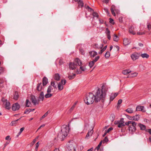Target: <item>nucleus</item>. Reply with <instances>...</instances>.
Returning <instances> with one entry per match:
<instances>
[{
    "mask_svg": "<svg viewBox=\"0 0 151 151\" xmlns=\"http://www.w3.org/2000/svg\"><path fill=\"white\" fill-rule=\"evenodd\" d=\"M105 87L104 85L101 87V90L98 88L95 95L91 93H89L86 96V98L84 101L87 105L92 104L94 101L95 102H99L101 99L102 102L105 101V98L106 95V91L104 92L103 89Z\"/></svg>",
    "mask_w": 151,
    "mask_h": 151,
    "instance_id": "f257e3e1",
    "label": "nucleus"
},
{
    "mask_svg": "<svg viewBox=\"0 0 151 151\" xmlns=\"http://www.w3.org/2000/svg\"><path fill=\"white\" fill-rule=\"evenodd\" d=\"M69 132L68 127L65 126V127L61 128V131L58 134L57 137L61 141L63 140L68 135Z\"/></svg>",
    "mask_w": 151,
    "mask_h": 151,
    "instance_id": "f03ea898",
    "label": "nucleus"
},
{
    "mask_svg": "<svg viewBox=\"0 0 151 151\" xmlns=\"http://www.w3.org/2000/svg\"><path fill=\"white\" fill-rule=\"evenodd\" d=\"M30 100L34 105H36L39 104V100L37 99L34 96L32 95L31 96Z\"/></svg>",
    "mask_w": 151,
    "mask_h": 151,
    "instance_id": "7ed1b4c3",
    "label": "nucleus"
},
{
    "mask_svg": "<svg viewBox=\"0 0 151 151\" xmlns=\"http://www.w3.org/2000/svg\"><path fill=\"white\" fill-rule=\"evenodd\" d=\"M133 124H131L129 126L128 129L129 132H132L135 131L136 130V126L137 125V123L135 122H134Z\"/></svg>",
    "mask_w": 151,
    "mask_h": 151,
    "instance_id": "20e7f679",
    "label": "nucleus"
},
{
    "mask_svg": "<svg viewBox=\"0 0 151 151\" xmlns=\"http://www.w3.org/2000/svg\"><path fill=\"white\" fill-rule=\"evenodd\" d=\"M20 107V105L18 103L14 104L12 106V109L13 111L18 110Z\"/></svg>",
    "mask_w": 151,
    "mask_h": 151,
    "instance_id": "39448f33",
    "label": "nucleus"
},
{
    "mask_svg": "<svg viewBox=\"0 0 151 151\" xmlns=\"http://www.w3.org/2000/svg\"><path fill=\"white\" fill-rule=\"evenodd\" d=\"M76 66H81L82 65V62L81 60L78 58H77L74 60V61Z\"/></svg>",
    "mask_w": 151,
    "mask_h": 151,
    "instance_id": "423d86ee",
    "label": "nucleus"
},
{
    "mask_svg": "<svg viewBox=\"0 0 151 151\" xmlns=\"http://www.w3.org/2000/svg\"><path fill=\"white\" fill-rule=\"evenodd\" d=\"M63 80H62L60 82H59L58 83L57 82H56V83H57V84H58V89L60 90L61 91L62 90L63 88V86L62 84H63Z\"/></svg>",
    "mask_w": 151,
    "mask_h": 151,
    "instance_id": "0eeeda50",
    "label": "nucleus"
},
{
    "mask_svg": "<svg viewBox=\"0 0 151 151\" xmlns=\"http://www.w3.org/2000/svg\"><path fill=\"white\" fill-rule=\"evenodd\" d=\"M69 67L70 70H73L76 68V66L74 62H70L69 64Z\"/></svg>",
    "mask_w": 151,
    "mask_h": 151,
    "instance_id": "6e6552de",
    "label": "nucleus"
},
{
    "mask_svg": "<svg viewBox=\"0 0 151 151\" xmlns=\"http://www.w3.org/2000/svg\"><path fill=\"white\" fill-rule=\"evenodd\" d=\"M144 106H138L136 108V111H142L143 112H145V110L144 109Z\"/></svg>",
    "mask_w": 151,
    "mask_h": 151,
    "instance_id": "1a4fd4ad",
    "label": "nucleus"
},
{
    "mask_svg": "<svg viewBox=\"0 0 151 151\" xmlns=\"http://www.w3.org/2000/svg\"><path fill=\"white\" fill-rule=\"evenodd\" d=\"M131 42L130 39H128L127 38H125L123 40V44L125 45H129Z\"/></svg>",
    "mask_w": 151,
    "mask_h": 151,
    "instance_id": "9d476101",
    "label": "nucleus"
},
{
    "mask_svg": "<svg viewBox=\"0 0 151 151\" xmlns=\"http://www.w3.org/2000/svg\"><path fill=\"white\" fill-rule=\"evenodd\" d=\"M106 34L107 36V38L109 40L111 39V37L110 35V32L109 29L107 28H106Z\"/></svg>",
    "mask_w": 151,
    "mask_h": 151,
    "instance_id": "9b49d317",
    "label": "nucleus"
},
{
    "mask_svg": "<svg viewBox=\"0 0 151 151\" xmlns=\"http://www.w3.org/2000/svg\"><path fill=\"white\" fill-rule=\"evenodd\" d=\"M118 94V93H116L114 94H111L110 98V103L112 101Z\"/></svg>",
    "mask_w": 151,
    "mask_h": 151,
    "instance_id": "f8f14e48",
    "label": "nucleus"
},
{
    "mask_svg": "<svg viewBox=\"0 0 151 151\" xmlns=\"http://www.w3.org/2000/svg\"><path fill=\"white\" fill-rule=\"evenodd\" d=\"M68 151H76V149L72 145H70L67 147Z\"/></svg>",
    "mask_w": 151,
    "mask_h": 151,
    "instance_id": "ddd939ff",
    "label": "nucleus"
},
{
    "mask_svg": "<svg viewBox=\"0 0 151 151\" xmlns=\"http://www.w3.org/2000/svg\"><path fill=\"white\" fill-rule=\"evenodd\" d=\"M42 83L40 82L37 84L36 89L37 91H40L42 90Z\"/></svg>",
    "mask_w": 151,
    "mask_h": 151,
    "instance_id": "4468645a",
    "label": "nucleus"
},
{
    "mask_svg": "<svg viewBox=\"0 0 151 151\" xmlns=\"http://www.w3.org/2000/svg\"><path fill=\"white\" fill-rule=\"evenodd\" d=\"M91 57L93 58L97 55V52L95 51H91L89 52Z\"/></svg>",
    "mask_w": 151,
    "mask_h": 151,
    "instance_id": "2eb2a0df",
    "label": "nucleus"
},
{
    "mask_svg": "<svg viewBox=\"0 0 151 151\" xmlns=\"http://www.w3.org/2000/svg\"><path fill=\"white\" fill-rule=\"evenodd\" d=\"M48 81L47 78L44 77L42 79V85L43 86H45L48 83Z\"/></svg>",
    "mask_w": 151,
    "mask_h": 151,
    "instance_id": "dca6fc26",
    "label": "nucleus"
},
{
    "mask_svg": "<svg viewBox=\"0 0 151 151\" xmlns=\"http://www.w3.org/2000/svg\"><path fill=\"white\" fill-rule=\"evenodd\" d=\"M131 57L132 59L133 60H134L138 59L139 58V56L137 54L134 53L131 55Z\"/></svg>",
    "mask_w": 151,
    "mask_h": 151,
    "instance_id": "f3484780",
    "label": "nucleus"
},
{
    "mask_svg": "<svg viewBox=\"0 0 151 151\" xmlns=\"http://www.w3.org/2000/svg\"><path fill=\"white\" fill-rule=\"evenodd\" d=\"M139 119V115H136L135 116H133L131 118H129V119L131 120H134L135 121H138Z\"/></svg>",
    "mask_w": 151,
    "mask_h": 151,
    "instance_id": "a211bd4d",
    "label": "nucleus"
},
{
    "mask_svg": "<svg viewBox=\"0 0 151 151\" xmlns=\"http://www.w3.org/2000/svg\"><path fill=\"white\" fill-rule=\"evenodd\" d=\"M103 45L101 44L100 46H98V45L97 44H95L93 46V48H96L98 49H101L103 47Z\"/></svg>",
    "mask_w": 151,
    "mask_h": 151,
    "instance_id": "6ab92c4d",
    "label": "nucleus"
},
{
    "mask_svg": "<svg viewBox=\"0 0 151 151\" xmlns=\"http://www.w3.org/2000/svg\"><path fill=\"white\" fill-rule=\"evenodd\" d=\"M5 108L6 109L9 110L10 109V103L8 101H6L5 104Z\"/></svg>",
    "mask_w": 151,
    "mask_h": 151,
    "instance_id": "aec40b11",
    "label": "nucleus"
},
{
    "mask_svg": "<svg viewBox=\"0 0 151 151\" xmlns=\"http://www.w3.org/2000/svg\"><path fill=\"white\" fill-rule=\"evenodd\" d=\"M19 97V95L17 91H15L14 94L13 99L15 100H17Z\"/></svg>",
    "mask_w": 151,
    "mask_h": 151,
    "instance_id": "412c9836",
    "label": "nucleus"
},
{
    "mask_svg": "<svg viewBox=\"0 0 151 151\" xmlns=\"http://www.w3.org/2000/svg\"><path fill=\"white\" fill-rule=\"evenodd\" d=\"M93 129L89 131L86 134V138H87L88 137L91 136L93 133Z\"/></svg>",
    "mask_w": 151,
    "mask_h": 151,
    "instance_id": "4be33fe9",
    "label": "nucleus"
},
{
    "mask_svg": "<svg viewBox=\"0 0 151 151\" xmlns=\"http://www.w3.org/2000/svg\"><path fill=\"white\" fill-rule=\"evenodd\" d=\"M55 80L57 81L60 80V76L58 73L55 74L54 76Z\"/></svg>",
    "mask_w": 151,
    "mask_h": 151,
    "instance_id": "5701e85b",
    "label": "nucleus"
},
{
    "mask_svg": "<svg viewBox=\"0 0 151 151\" xmlns=\"http://www.w3.org/2000/svg\"><path fill=\"white\" fill-rule=\"evenodd\" d=\"M44 98V95L43 91L40 92L39 96V99L43 101Z\"/></svg>",
    "mask_w": 151,
    "mask_h": 151,
    "instance_id": "b1692460",
    "label": "nucleus"
},
{
    "mask_svg": "<svg viewBox=\"0 0 151 151\" xmlns=\"http://www.w3.org/2000/svg\"><path fill=\"white\" fill-rule=\"evenodd\" d=\"M78 8H81L83 6V3L81 0H78Z\"/></svg>",
    "mask_w": 151,
    "mask_h": 151,
    "instance_id": "393cba45",
    "label": "nucleus"
},
{
    "mask_svg": "<svg viewBox=\"0 0 151 151\" xmlns=\"http://www.w3.org/2000/svg\"><path fill=\"white\" fill-rule=\"evenodd\" d=\"M130 72H131V71L129 69H126L122 71V73L124 75H127Z\"/></svg>",
    "mask_w": 151,
    "mask_h": 151,
    "instance_id": "a878e982",
    "label": "nucleus"
},
{
    "mask_svg": "<svg viewBox=\"0 0 151 151\" xmlns=\"http://www.w3.org/2000/svg\"><path fill=\"white\" fill-rule=\"evenodd\" d=\"M140 56L143 58H146L147 59L149 57V55L146 53L142 54Z\"/></svg>",
    "mask_w": 151,
    "mask_h": 151,
    "instance_id": "bb28decb",
    "label": "nucleus"
},
{
    "mask_svg": "<svg viewBox=\"0 0 151 151\" xmlns=\"http://www.w3.org/2000/svg\"><path fill=\"white\" fill-rule=\"evenodd\" d=\"M20 118L17 119L15 121H12L10 124V125L12 126H15L17 123L18 121L19 120Z\"/></svg>",
    "mask_w": 151,
    "mask_h": 151,
    "instance_id": "cd10ccee",
    "label": "nucleus"
},
{
    "mask_svg": "<svg viewBox=\"0 0 151 151\" xmlns=\"http://www.w3.org/2000/svg\"><path fill=\"white\" fill-rule=\"evenodd\" d=\"M139 126L140 127V129L141 130H145L146 128V126L145 125L142 124H139Z\"/></svg>",
    "mask_w": 151,
    "mask_h": 151,
    "instance_id": "c85d7f7f",
    "label": "nucleus"
},
{
    "mask_svg": "<svg viewBox=\"0 0 151 151\" xmlns=\"http://www.w3.org/2000/svg\"><path fill=\"white\" fill-rule=\"evenodd\" d=\"M55 83L57 84L56 82H55V81H52L51 82L50 86H53V87L55 88H57V85L55 84Z\"/></svg>",
    "mask_w": 151,
    "mask_h": 151,
    "instance_id": "c756f323",
    "label": "nucleus"
},
{
    "mask_svg": "<svg viewBox=\"0 0 151 151\" xmlns=\"http://www.w3.org/2000/svg\"><path fill=\"white\" fill-rule=\"evenodd\" d=\"M134 121H128V122H125V123H124V126L125 125L128 126H129V124H133Z\"/></svg>",
    "mask_w": 151,
    "mask_h": 151,
    "instance_id": "7c9ffc66",
    "label": "nucleus"
},
{
    "mask_svg": "<svg viewBox=\"0 0 151 151\" xmlns=\"http://www.w3.org/2000/svg\"><path fill=\"white\" fill-rule=\"evenodd\" d=\"M113 40L114 41L117 42L119 40V37L115 34L114 35Z\"/></svg>",
    "mask_w": 151,
    "mask_h": 151,
    "instance_id": "2f4dec72",
    "label": "nucleus"
},
{
    "mask_svg": "<svg viewBox=\"0 0 151 151\" xmlns=\"http://www.w3.org/2000/svg\"><path fill=\"white\" fill-rule=\"evenodd\" d=\"M126 111L129 113L131 114L133 112V110L131 108H128L126 110Z\"/></svg>",
    "mask_w": 151,
    "mask_h": 151,
    "instance_id": "473e14b6",
    "label": "nucleus"
},
{
    "mask_svg": "<svg viewBox=\"0 0 151 151\" xmlns=\"http://www.w3.org/2000/svg\"><path fill=\"white\" fill-rule=\"evenodd\" d=\"M31 103L29 102V101L28 99H27L26 101V104L25 106L27 107H29Z\"/></svg>",
    "mask_w": 151,
    "mask_h": 151,
    "instance_id": "72a5a7b5",
    "label": "nucleus"
},
{
    "mask_svg": "<svg viewBox=\"0 0 151 151\" xmlns=\"http://www.w3.org/2000/svg\"><path fill=\"white\" fill-rule=\"evenodd\" d=\"M107 46L106 45L101 50L100 52H99V54H101L103 52H104L106 49Z\"/></svg>",
    "mask_w": 151,
    "mask_h": 151,
    "instance_id": "f704fd0d",
    "label": "nucleus"
},
{
    "mask_svg": "<svg viewBox=\"0 0 151 151\" xmlns=\"http://www.w3.org/2000/svg\"><path fill=\"white\" fill-rule=\"evenodd\" d=\"M95 63L92 60L89 63L88 66L90 68H91L94 65Z\"/></svg>",
    "mask_w": 151,
    "mask_h": 151,
    "instance_id": "c9c22d12",
    "label": "nucleus"
},
{
    "mask_svg": "<svg viewBox=\"0 0 151 151\" xmlns=\"http://www.w3.org/2000/svg\"><path fill=\"white\" fill-rule=\"evenodd\" d=\"M76 76L75 74H73L72 75L69 76L68 77V78L69 80H71L73 79Z\"/></svg>",
    "mask_w": 151,
    "mask_h": 151,
    "instance_id": "e433bc0d",
    "label": "nucleus"
},
{
    "mask_svg": "<svg viewBox=\"0 0 151 151\" xmlns=\"http://www.w3.org/2000/svg\"><path fill=\"white\" fill-rule=\"evenodd\" d=\"M52 89V86L50 85L47 88V93H50Z\"/></svg>",
    "mask_w": 151,
    "mask_h": 151,
    "instance_id": "4c0bfd02",
    "label": "nucleus"
},
{
    "mask_svg": "<svg viewBox=\"0 0 151 151\" xmlns=\"http://www.w3.org/2000/svg\"><path fill=\"white\" fill-rule=\"evenodd\" d=\"M110 56V53L109 51L106 52L105 55V57L106 58H108Z\"/></svg>",
    "mask_w": 151,
    "mask_h": 151,
    "instance_id": "58836bf2",
    "label": "nucleus"
},
{
    "mask_svg": "<svg viewBox=\"0 0 151 151\" xmlns=\"http://www.w3.org/2000/svg\"><path fill=\"white\" fill-rule=\"evenodd\" d=\"M52 96V94L49 93H47L45 95L46 98H48L51 97Z\"/></svg>",
    "mask_w": 151,
    "mask_h": 151,
    "instance_id": "ea45409f",
    "label": "nucleus"
},
{
    "mask_svg": "<svg viewBox=\"0 0 151 151\" xmlns=\"http://www.w3.org/2000/svg\"><path fill=\"white\" fill-rule=\"evenodd\" d=\"M124 126V123L120 122L119 123V125H118L117 127L119 128H122Z\"/></svg>",
    "mask_w": 151,
    "mask_h": 151,
    "instance_id": "a19ab883",
    "label": "nucleus"
},
{
    "mask_svg": "<svg viewBox=\"0 0 151 151\" xmlns=\"http://www.w3.org/2000/svg\"><path fill=\"white\" fill-rule=\"evenodd\" d=\"M4 72V68L2 67H0V75L2 74Z\"/></svg>",
    "mask_w": 151,
    "mask_h": 151,
    "instance_id": "79ce46f5",
    "label": "nucleus"
},
{
    "mask_svg": "<svg viewBox=\"0 0 151 151\" xmlns=\"http://www.w3.org/2000/svg\"><path fill=\"white\" fill-rule=\"evenodd\" d=\"M99 56L96 57L93 60V61L95 63L97 62L99 58Z\"/></svg>",
    "mask_w": 151,
    "mask_h": 151,
    "instance_id": "37998d69",
    "label": "nucleus"
},
{
    "mask_svg": "<svg viewBox=\"0 0 151 151\" xmlns=\"http://www.w3.org/2000/svg\"><path fill=\"white\" fill-rule=\"evenodd\" d=\"M110 119L112 121H114L115 119V115L114 114H111L110 116Z\"/></svg>",
    "mask_w": 151,
    "mask_h": 151,
    "instance_id": "c03bdc74",
    "label": "nucleus"
},
{
    "mask_svg": "<svg viewBox=\"0 0 151 151\" xmlns=\"http://www.w3.org/2000/svg\"><path fill=\"white\" fill-rule=\"evenodd\" d=\"M48 114V112H47L44 115H43L40 118V119L42 120L43 118H45V117L47 116Z\"/></svg>",
    "mask_w": 151,
    "mask_h": 151,
    "instance_id": "a18cd8bd",
    "label": "nucleus"
},
{
    "mask_svg": "<svg viewBox=\"0 0 151 151\" xmlns=\"http://www.w3.org/2000/svg\"><path fill=\"white\" fill-rule=\"evenodd\" d=\"M103 142V141H101L100 143H99V144L98 145V146L96 147V148L97 149V150H98L99 149L100 146H101L102 143Z\"/></svg>",
    "mask_w": 151,
    "mask_h": 151,
    "instance_id": "49530a36",
    "label": "nucleus"
},
{
    "mask_svg": "<svg viewBox=\"0 0 151 151\" xmlns=\"http://www.w3.org/2000/svg\"><path fill=\"white\" fill-rule=\"evenodd\" d=\"M31 109H27L24 111V114H28L29 112H30Z\"/></svg>",
    "mask_w": 151,
    "mask_h": 151,
    "instance_id": "de8ad7c7",
    "label": "nucleus"
},
{
    "mask_svg": "<svg viewBox=\"0 0 151 151\" xmlns=\"http://www.w3.org/2000/svg\"><path fill=\"white\" fill-rule=\"evenodd\" d=\"M129 33L132 34L133 35H134L136 34L135 32L133 30H132V29L130 28L129 29Z\"/></svg>",
    "mask_w": 151,
    "mask_h": 151,
    "instance_id": "09e8293b",
    "label": "nucleus"
},
{
    "mask_svg": "<svg viewBox=\"0 0 151 151\" xmlns=\"http://www.w3.org/2000/svg\"><path fill=\"white\" fill-rule=\"evenodd\" d=\"M93 15L94 17H97V18L99 17V15H98V14L96 12H93Z\"/></svg>",
    "mask_w": 151,
    "mask_h": 151,
    "instance_id": "8fccbe9b",
    "label": "nucleus"
},
{
    "mask_svg": "<svg viewBox=\"0 0 151 151\" xmlns=\"http://www.w3.org/2000/svg\"><path fill=\"white\" fill-rule=\"evenodd\" d=\"M137 74H138L137 73L134 72V73L131 74V76L132 77H135V76H137Z\"/></svg>",
    "mask_w": 151,
    "mask_h": 151,
    "instance_id": "3c124183",
    "label": "nucleus"
},
{
    "mask_svg": "<svg viewBox=\"0 0 151 151\" xmlns=\"http://www.w3.org/2000/svg\"><path fill=\"white\" fill-rule=\"evenodd\" d=\"M147 27L148 29L150 30L151 29V25L150 23H147Z\"/></svg>",
    "mask_w": 151,
    "mask_h": 151,
    "instance_id": "603ef678",
    "label": "nucleus"
},
{
    "mask_svg": "<svg viewBox=\"0 0 151 151\" xmlns=\"http://www.w3.org/2000/svg\"><path fill=\"white\" fill-rule=\"evenodd\" d=\"M75 105H73L71 107V108L70 109H69V111H70V112H71L74 109V108H75Z\"/></svg>",
    "mask_w": 151,
    "mask_h": 151,
    "instance_id": "864d4df0",
    "label": "nucleus"
},
{
    "mask_svg": "<svg viewBox=\"0 0 151 151\" xmlns=\"http://www.w3.org/2000/svg\"><path fill=\"white\" fill-rule=\"evenodd\" d=\"M109 141L108 139L107 138V137H105L103 140V143H104L105 142H107Z\"/></svg>",
    "mask_w": 151,
    "mask_h": 151,
    "instance_id": "5fc2aeb1",
    "label": "nucleus"
},
{
    "mask_svg": "<svg viewBox=\"0 0 151 151\" xmlns=\"http://www.w3.org/2000/svg\"><path fill=\"white\" fill-rule=\"evenodd\" d=\"M80 52L82 55H84L85 54V52L83 49H80Z\"/></svg>",
    "mask_w": 151,
    "mask_h": 151,
    "instance_id": "6e6d98bb",
    "label": "nucleus"
},
{
    "mask_svg": "<svg viewBox=\"0 0 151 151\" xmlns=\"http://www.w3.org/2000/svg\"><path fill=\"white\" fill-rule=\"evenodd\" d=\"M104 9L108 14H109V12L108 9L107 8H104Z\"/></svg>",
    "mask_w": 151,
    "mask_h": 151,
    "instance_id": "4d7b16f0",
    "label": "nucleus"
},
{
    "mask_svg": "<svg viewBox=\"0 0 151 151\" xmlns=\"http://www.w3.org/2000/svg\"><path fill=\"white\" fill-rule=\"evenodd\" d=\"M109 22L112 24H114V20L111 18H109Z\"/></svg>",
    "mask_w": 151,
    "mask_h": 151,
    "instance_id": "13d9d810",
    "label": "nucleus"
},
{
    "mask_svg": "<svg viewBox=\"0 0 151 151\" xmlns=\"http://www.w3.org/2000/svg\"><path fill=\"white\" fill-rule=\"evenodd\" d=\"M1 101L4 104L6 102V101H8L7 99H5L4 98H2Z\"/></svg>",
    "mask_w": 151,
    "mask_h": 151,
    "instance_id": "bf43d9fd",
    "label": "nucleus"
},
{
    "mask_svg": "<svg viewBox=\"0 0 151 151\" xmlns=\"http://www.w3.org/2000/svg\"><path fill=\"white\" fill-rule=\"evenodd\" d=\"M113 129V128L112 127H110L107 130H106V131L107 133L109 132H110Z\"/></svg>",
    "mask_w": 151,
    "mask_h": 151,
    "instance_id": "052dcab7",
    "label": "nucleus"
},
{
    "mask_svg": "<svg viewBox=\"0 0 151 151\" xmlns=\"http://www.w3.org/2000/svg\"><path fill=\"white\" fill-rule=\"evenodd\" d=\"M80 68L81 70L83 71H85L86 69V68L85 67L83 66H80Z\"/></svg>",
    "mask_w": 151,
    "mask_h": 151,
    "instance_id": "680f3d73",
    "label": "nucleus"
},
{
    "mask_svg": "<svg viewBox=\"0 0 151 151\" xmlns=\"http://www.w3.org/2000/svg\"><path fill=\"white\" fill-rule=\"evenodd\" d=\"M137 34L139 35H142L145 34V33L143 32H139L137 33Z\"/></svg>",
    "mask_w": 151,
    "mask_h": 151,
    "instance_id": "e2e57ef3",
    "label": "nucleus"
},
{
    "mask_svg": "<svg viewBox=\"0 0 151 151\" xmlns=\"http://www.w3.org/2000/svg\"><path fill=\"white\" fill-rule=\"evenodd\" d=\"M99 23L101 24H103L104 22V21L103 19H99Z\"/></svg>",
    "mask_w": 151,
    "mask_h": 151,
    "instance_id": "0e129e2a",
    "label": "nucleus"
},
{
    "mask_svg": "<svg viewBox=\"0 0 151 151\" xmlns=\"http://www.w3.org/2000/svg\"><path fill=\"white\" fill-rule=\"evenodd\" d=\"M111 13L114 16H116L114 12V10H111Z\"/></svg>",
    "mask_w": 151,
    "mask_h": 151,
    "instance_id": "69168bd1",
    "label": "nucleus"
},
{
    "mask_svg": "<svg viewBox=\"0 0 151 151\" xmlns=\"http://www.w3.org/2000/svg\"><path fill=\"white\" fill-rule=\"evenodd\" d=\"M122 102V99H120L118 100L117 104L119 105Z\"/></svg>",
    "mask_w": 151,
    "mask_h": 151,
    "instance_id": "338daca9",
    "label": "nucleus"
},
{
    "mask_svg": "<svg viewBox=\"0 0 151 151\" xmlns=\"http://www.w3.org/2000/svg\"><path fill=\"white\" fill-rule=\"evenodd\" d=\"M36 139H34L33 141L31 142V144L32 145H33L36 142Z\"/></svg>",
    "mask_w": 151,
    "mask_h": 151,
    "instance_id": "774afa93",
    "label": "nucleus"
}]
</instances>
